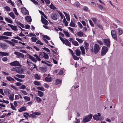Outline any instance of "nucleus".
I'll list each match as a JSON object with an SVG mask.
<instances>
[{"label": "nucleus", "mask_w": 123, "mask_h": 123, "mask_svg": "<svg viewBox=\"0 0 123 123\" xmlns=\"http://www.w3.org/2000/svg\"><path fill=\"white\" fill-rule=\"evenodd\" d=\"M34 77L36 79L39 80L40 79V76L37 74H36L34 75Z\"/></svg>", "instance_id": "34"}, {"label": "nucleus", "mask_w": 123, "mask_h": 123, "mask_svg": "<svg viewBox=\"0 0 123 123\" xmlns=\"http://www.w3.org/2000/svg\"><path fill=\"white\" fill-rule=\"evenodd\" d=\"M45 53L44 52H41L40 53L39 56H40L42 57H43V56L45 54Z\"/></svg>", "instance_id": "59"}, {"label": "nucleus", "mask_w": 123, "mask_h": 123, "mask_svg": "<svg viewBox=\"0 0 123 123\" xmlns=\"http://www.w3.org/2000/svg\"><path fill=\"white\" fill-rule=\"evenodd\" d=\"M38 95L40 97H43L44 95L43 92L38 91H37Z\"/></svg>", "instance_id": "20"}, {"label": "nucleus", "mask_w": 123, "mask_h": 123, "mask_svg": "<svg viewBox=\"0 0 123 123\" xmlns=\"http://www.w3.org/2000/svg\"><path fill=\"white\" fill-rule=\"evenodd\" d=\"M0 47L3 49H5L7 48L6 45L2 43H0Z\"/></svg>", "instance_id": "14"}, {"label": "nucleus", "mask_w": 123, "mask_h": 123, "mask_svg": "<svg viewBox=\"0 0 123 123\" xmlns=\"http://www.w3.org/2000/svg\"><path fill=\"white\" fill-rule=\"evenodd\" d=\"M24 98L27 101H30V98L29 97H27L26 96L24 97Z\"/></svg>", "instance_id": "52"}, {"label": "nucleus", "mask_w": 123, "mask_h": 123, "mask_svg": "<svg viewBox=\"0 0 123 123\" xmlns=\"http://www.w3.org/2000/svg\"><path fill=\"white\" fill-rule=\"evenodd\" d=\"M14 53L18 56V57L19 58H24V55L20 53L15 51L14 52Z\"/></svg>", "instance_id": "8"}, {"label": "nucleus", "mask_w": 123, "mask_h": 123, "mask_svg": "<svg viewBox=\"0 0 123 123\" xmlns=\"http://www.w3.org/2000/svg\"><path fill=\"white\" fill-rule=\"evenodd\" d=\"M72 56L74 60H78L79 59V57L75 56V55H74Z\"/></svg>", "instance_id": "54"}, {"label": "nucleus", "mask_w": 123, "mask_h": 123, "mask_svg": "<svg viewBox=\"0 0 123 123\" xmlns=\"http://www.w3.org/2000/svg\"><path fill=\"white\" fill-rule=\"evenodd\" d=\"M32 41L33 42H35L37 40L36 37H32L31 38Z\"/></svg>", "instance_id": "48"}, {"label": "nucleus", "mask_w": 123, "mask_h": 123, "mask_svg": "<svg viewBox=\"0 0 123 123\" xmlns=\"http://www.w3.org/2000/svg\"><path fill=\"white\" fill-rule=\"evenodd\" d=\"M12 32H4L3 35L7 36H12Z\"/></svg>", "instance_id": "15"}, {"label": "nucleus", "mask_w": 123, "mask_h": 123, "mask_svg": "<svg viewBox=\"0 0 123 123\" xmlns=\"http://www.w3.org/2000/svg\"><path fill=\"white\" fill-rule=\"evenodd\" d=\"M43 57L45 59H48L49 58V55L45 53Z\"/></svg>", "instance_id": "56"}, {"label": "nucleus", "mask_w": 123, "mask_h": 123, "mask_svg": "<svg viewBox=\"0 0 123 123\" xmlns=\"http://www.w3.org/2000/svg\"><path fill=\"white\" fill-rule=\"evenodd\" d=\"M66 17L67 20L69 21L70 20L69 14H66Z\"/></svg>", "instance_id": "57"}, {"label": "nucleus", "mask_w": 123, "mask_h": 123, "mask_svg": "<svg viewBox=\"0 0 123 123\" xmlns=\"http://www.w3.org/2000/svg\"><path fill=\"white\" fill-rule=\"evenodd\" d=\"M59 38L61 41L63 43H65V39H64L63 38L60 36L59 37Z\"/></svg>", "instance_id": "55"}, {"label": "nucleus", "mask_w": 123, "mask_h": 123, "mask_svg": "<svg viewBox=\"0 0 123 123\" xmlns=\"http://www.w3.org/2000/svg\"><path fill=\"white\" fill-rule=\"evenodd\" d=\"M84 47L86 50H87L89 49V44L88 43L85 42L84 43Z\"/></svg>", "instance_id": "23"}, {"label": "nucleus", "mask_w": 123, "mask_h": 123, "mask_svg": "<svg viewBox=\"0 0 123 123\" xmlns=\"http://www.w3.org/2000/svg\"><path fill=\"white\" fill-rule=\"evenodd\" d=\"M41 21L42 23L45 25H48V21L45 19L43 18V16H41Z\"/></svg>", "instance_id": "11"}, {"label": "nucleus", "mask_w": 123, "mask_h": 123, "mask_svg": "<svg viewBox=\"0 0 123 123\" xmlns=\"http://www.w3.org/2000/svg\"><path fill=\"white\" fill-rule=\"evenodd\" d=\"M14 78L15 79H16V80H17V81H18L22 82L23 81V80H22L16 77H14Z\"/></svg>", "instance_id": "61"}, {"label": "nucleus", "mask_w": 123, "mask_h": 123, "mask_svg": "<svg viewBox=\"0 0 123 123\" xmlns=\"http://www.w3.org/2000/svg\"><path fill=\"white\" fill-rule=\"evenodd\" d=\"M21 10L22 13L24 15H28L29 13L28 11L26 8L24 7L21 8Z\"/></svg>", "instance_id": "4"}, {"label": "nucleus", "mask_w": 123, "mask_h": 123, "mask_svg": "<svg viewBox=\"0 0 123 123\" xmlns=\"http://www.w3.org/2000/svg\"><path fill=\"white\" fill-rule=\"evenodd\" d=\"M72 43L75 46H77L79 45L78 42L75 41L74 40V41H72Z\"/></svg>", "instance_id": "33"}, {"label": "nucleus", "mask_w": 123, "mask_h": 123, "mask_svg": "<svg viewBox=\"0 0 123 123\" xmlns=\"http://www.w3.org/2000/svg\"><path fill=\"white\" fill-rule=\"evenodd\" d=\"M63 33L65 34L66 36L68 37H69L70 36V34L68 33L66 31H65L64 30L63 31Z\"/></svg>", "instance_id": "44"}, {"label": "nucleus", "mask_w": 123, "mask_h": 123, "mask_svg": "<svg viewBox=\"0 0 123 123\" xmlns=\"http://www.w3.org/2000/svg\"><path fill=\"white\" fill-rule=\"evenodd\" d=\"M108 50L107 47L105 46H103L101 52V55L102 56L105 55L107 52Z\"/></svg>", "instance_id": "3"}, {"label": "nucleus", "mask_w": 123, "mask_h": 123, "mask_svg": "<svg viewBox=\"0 0 123 123\" xmlns=\"http://www.w3.org/2000/svg\"><path fill=\"white\" fill-rule=\"evenodd\" d=\"M13 11L15 13L16 15H18L16 9L15 8L13 9Z\"/></svg>", "instance_id": "50"}, {"label": "nucleus", "mask_w": 123, "mask_h": 123, "mask_svg": "<svg viewBox=\"0 0 123 123\" xmlns=\"http://www.w3.org/2000/svg\"><path fill=\"white\" fill-rule=\"evenodd\" d=\"M35 99L36 100L37 102L38 103H39L42 100L40 98L37 96L35 97Z\"/></svg>", "instance_id": "24"}, {"label": "nucleus", "mask_w": 123, "mask_h": 123, "mask_svg": "<svg viewBox=\"0 0 123 123\" xmlns=\"http://www.w3.org/2000/svg\"><path fill=\"white\" fill-rule=\"evenodd\" d=\"M4 92L6 95H8L10 93V91L7 88L4 90Z\"/></svg>", "instance_id": "19"}, {"label": "nucleus", "mask_w": 123, "mask_h": 123, "mask_svg": "<svg viewBox=\"0 0 123 123\" xmlns=\"http://www.w3.org/2000/svg\"><path fill=\"white\" fill-rule=\"evenodd\" d=\"M56 82L55 83V85L59 84L61 83L60 80L59 79H57L56 81Z\"/></svg>", "instance_id": "39"}, {"label": "nucleus", "mask_w": 123, "mask_h": 123, "mask_svg": "<svg viewBox=\"0 0 123 123\" xmlns=\"http://www.w3.org/2000/svg\"><path fill=\"white\" fill-rule=\"evenodd\" d=\"M39 69L41 71L45 72L46 71L47 68L45 67H41L39 68Z\"/></svg>", "instance_id": "16"}, {"label": "nucleus", "mask_w": 123, "mask_h": 123, "mask_svg": "<svg viewBox=\"0 0 123 123\" xmlns=\"http://www.w3.org/2000/svg\"><path fill=\"white\" fill-rule=\"evenodd\" d=\"M50 8L53 10H56V8L54 6V5L51 3L50 5H49Z\"/></svg>", "instance_id": "32"}, {"label": "nucleus", "mask_w": 123, "mask_h": 123, "mask_svg": "<svg viewBox=\"0 0 123 123\" xmlns=\"http://www.w3.org/2000/svg\"><path fill=\"white\" fill-rule=\"evenodd\" d=\"M19 87L20 89H24L26 87L25 85H22V86H20Z\"/></svg>", "instance_id": "62"}, {"label": "nucleus", "mask_w": 123, "mask_h": 123, "mask_svg": "<svg viewBox=\"0 0 123 123\" xmlns=\"http://www.w3.org/2000/svg\"><path fill=\"white\" fill-rule=\"evenodd\" d=\"M33 83L36 86H39L41 85V83L37 81H34L33 82Z\"/></svg>", "instance_id": "26"}, {"label": "nucleus", "mask_w": 123, "mask_h": 123, "mask_svg": "<svg viewBox=\"0 0 123 123\" xmlns=\"http://www.w3.org/2000/svg\"><path fill=\"white\" fill-rule=\"evenodd\" d=\"M5 9L7 11H10V8L8 6H6L4 7Z\"/></svg>", "instance_id": "58"}, {"label": "nucleus", "mask_w": 123, "mask_h": 123, "mask_svg": "<svg viewBox=\"0 0 123 123\" xmlns=\"http://www.w3.org/2000/svg\"><path fill=\"white\" fill-rule=\"evenodd\" d=\"M92 20L95 24H96L97 22V19L95 18H92Z\"/></svg>", "instance_id": "53"}, {"label": "nucleus", "mask_w": 123, "mask_h": 123, "mask_svg": "<svg viewBox=\"0 0 123 123\" xmlns=\"http://www.w3.org/2000/svg\"><path fill=\"white\" fill-rule=\"evenodd\" d=\"M118 34L119 35H121L123 33V30L120 28L118 29Z\"/></svg>", "instance_id": "41"}, {"label": "nucleus", "mask_w": 123, "mask_h": 123, "mask_svg": "<svg viewBox=\"0 0 123 123\" xmlns=\"http://www.w3.org/2000/svg\"><path fill=\"white\" fill-rule=\"evenodd\" d=\"M27 36H30V37H36V35L35 34L33 33H30L28 35H27Z\"/></svg>", "instance_id": "51"}, {"label": "nucleus", "mask_w": 123, "mask_h": 123, "mask_svg": "<svg viewBox=\"0 0 123 123\" xmlns=\"http://www.w3.org/2000/svg\"><path fill=\"white\" fill-rule=\"evenodd\" d=\"M76 55L78 56H80L81 54V52L79 49H76L75 50Z\"/></svg>", "instance_id": "18"}, {"label": "nucleus", "mask_w": 123, "mask_h": 123, "mask_svg": "<svg viewBox=\"0 0 123 123\" xmlns=\"http://www.w3.org/2000/svg\"><path fill=\"white\" fill-rule=\"evenodd\" d=\"M34 56L36 58V60L38 61H41V59H40L37 55L36 54L34 55Z\"/></svg>", "instance_id": "45"}, {"label": "nucleus", "mask_w": 123, "mask_h": 123, "mask_svg": "<svg viewBox=\"0 0 123 123\" xmlns=\"http://www.w3.org/2000/svg\"><path fill=\"white\" fill-rule=\"evenodd\" d=\"M9 37H7L2 36V40H6L8 39Z\"/></svg>", "instance_id": "60"}, {"label": "nucleus", "mask_w": 123, "mask_h": 123, "mask_svg": "<svg viewBox=\"0 0 123 123\" xmlns=\"http://www.w3.org/2000/svg\"><path fill=\"white\" fill-rule=\"evenodd\" d=\"M5 19L8 22L10 23H12V21L10 19L6 18Z\"/></svg>", "instance_id": "46"}, {"label": "nucleus", "mask_w": 123, "mask_h": 123, "mask_svg": "<svg viewBox=\"0 0 123 123\" xmlns=\"http://www.w3.org/2000/svg\"><path fill=\"white\" fill-rule=\"evenodd\" d=\"M92 114L89 115L87 116L84 117L83 119V122L84 123L88 122L92 119Z\"/></svg>", "instance_id": "2"}, {"label": "nucleus", "mask_w": 123, "mask_h": 123, "mask_svg": "<svg viewBox=\"0 0 123 123\" xmlns=\"http://www.w3.org/2000/svg\"><path fill=\"white\" fill-rule=\"evenodd\" d=\"M9 15L11 17H12L13 19L15 18L14 15L13 13L12 12H11L9 13Z\"/></svg>", "instance_id": "35"}, {"label": "nucleus", "mask_w": 123, "mask_h": 123, "mask_svg": "<svg viewBox=\"0 0 123 123\" xmlns=\"http://www.w3.org/2000/svg\"><path fill=\"white\" fill-rule=\"evenodd\" d=\"M111 34L113 38H117V35L116 34L115 31L114 30L111 31Z\"/></svg>", "instance_id": "13"}, {"label": "nucleus", "mask_w": 123, "mask_h": 123, "mask_svg": "<svg viewBox=\"0 0 123 123\" xmlns=\"http://www.w3.org/2000/svg\"><path fill=\"white\" fill-rule=\"evenodd\" d=\"M63 23L66 26H67L68 25V23L66 20L65 18L64 17V19L63 20Z\"/></svg>", "instance_id": "37"}, {"label": "nucleus", "mask_w": 123, "mask_h": 123, "mask_svg": "<svg viewBox=\"0 0 123 123\" xmlns=\"http://www.w3.org/2000/svg\"><path fill=\"white\" fill-rule=\"evenodd\" d=\"M43 37L45 38V39H47L49 40H50V38L48 36L46 35H43Z\"/></svg>", "instance_id": "49"}, {"label": "nucleus", "mask_w": 123, "mask_h": 123, "mask_svg": "<svg viewBox=\"0 0 123 123\" xmlns=\"http://www.w3.org/2000/svg\"><path fill=\"white\" fill-rule=\"evenodd\" d=\"M37 44H39L41 45H43V44L39 40H38L36 42Z\"/></svg>", "instance_id": "64"}, {"label": "nucleus", "mask_w": 123, "mask_h": 123, "mask_svg": "<svg viewBox=\"0 0 123 123\" xmlns=\"http://www.w3.org/2000/svg\"><path fill=\"white\" fill-rule=\"evenodd\" d=\"M0 55L1 56H5L6 55L8 56L9 54L6 52H0Z\"/></svg>", "instance_id": "17"}, {"label": "nucleus", "mask_w": 123, "mask_h": 123, "mask_svg": "<svg viewBox=\"0 0 123 123\" xmlns=\"http://www.w3.org/2000/svg\"><path fill=\"white\" fill-rule=\"evenodd\" d=\"M93 118L94 120L97 121L99 120V119L97 115H94L93 117Z\"/></svg>", "instance_id": "38"}, {"label": "nucleus", "mask_w": 123, "mask_h": 123, "mask_svg": "<svg viewBox=\"0 0 123 123\" xmlns=\"http://www.w3.org/2000/svg\"><path fill=\"white\" fill-rule=\"evenodd\" d=\"M8 25L13 30L15 31H17L18 30V29L16 26H14L12 25L8 24Z\"/></svg>", "instance_id": "12"}, {"label": "nucleus", "mask_w": 123, "mask_h": 123, "mask_svg": "<svg viewBox=\"0 0 123 123\" xmlns=\"http://www.w3.org/2000/svg\"><path fill=\"white\" fill-rule=\"evenodd\" d=\"M89 21L91 26L92 27H93L94 26V24L92 21L91 20H89Z\"/></svg>", "instance_id": "63"}, {"label": "nucleus", "mask_w": 123, "mask_h": 123, "mask_svg": "<svg viewBox=\"0 0 123 123\" xmlns=\"http://www.w3.org/2000/svg\"><path fill=\"white\" fill-rule=\"evenodd\" d=\"M4 41L8 43L12 46H13L14 45V43H12V42L10 41H8V40H5Z\"/></svg>", "instance_id": "40"}, {"label": "nucleus", "mask_w": 123, "mask_h": 123, "mask_svg": "<svg viewBox=\"0 0 123 123\" xmlns=\"http://www.w3.org/2000/svg\"><path fill=\"white\" fill-rule=\"evenodd\" d=\"M16 23L17 25L19 27H21L23 28H24L25 26L24 25L20 22L18 21H16Z\"/></svg>", "instance_id": "21"}, {"label": "nucleus", "mask_w": 123, "mask_h": 123, "mask_svg": "<svg viewBox=\"0 0 123 123\" xmlns=\"http://www.w3.org/2000/svg\"><path fill=\"white\" fill-rule=\"evenodd\" d=\"M75 26V24L72 21L70 24V26L71 27H74Z\"/></svg>", "instance_id": "42"}, {"label": "nucleus", "mask_w": 123, "mask_h": 123, "mask_svg": "<svg viewBox=\"0 0 123 123\" xmlns=\"http://www.w3.org/2000/svg\"><path fill=\"white\" fill-rule=\"evenodd\" d=\"M76 40L80 43H81L83 42V40L81 39L78 38H76Z\"/></svg>", "instance_id": "47"}, {"label": "nucleus", "mask_w": 123, "mask_h": 123, "mask_svg": "<svg viewBox=\"0 0 123 123\" xmlns=\"http://www.w3.org/2000/svg\"><path fill=\"white\" fill-rule=\"evenodd\" d=\"M65 44L66 45L69 46L70 47V43L68 41V40L66 39H65Z\"/></svg>", "instance_id": "31"}, {"label": "nucleus", "mask_w": 123, "mask_h": 123, "mask_svg": "<svg viewBox=\"0 0 123 123\" xmlns=\"http://www.w3.org/2000/svg\"><path fill=\"white\" fill-rule=\"evenodd\" d=\"M25 19L27 22H30L31 21V18L29 16H26L25 17Z\"/></svg>", "instance_id": "22"}, {"label": "nucleus", "mask_w": 123, "mask_h": 123, "mask_svg": "<svg viewBox=\"0 0 123 123\" xmlns=\"http://www.w3.org/2000/svg\"><path fill=\"white\" fill-rule=\"evenodd\" d=\"M76 35L78 36L81 37L84 34L82 32L80 31L77 33Z\"/></svg>", "instance_id": "25"}, {"label": "nucleus", "mask_w": 123, "mask_h": 123, "mask_svg": "<svg viewBox=\"0 0 123 123\" xmlns=\"http://www.w3.org/2000/svg\"><path fill=\"white\" fill-rule=\"evenodd\" d=\"M10 65L13 66H21V65L20 64L19 62L17 61H14L10 63Z\"/></svg>", "instance_id": "6"}, {"label": "nucleus", "mask_w": 123, "mask_h": 123, "mask_svg": "<svg viewBox=\"0 0 123 123\" xmlns=\"http://www.w3.org/2000/svg\"><path fill=\"white\" fill-rule=\"evenodd\" d=\"M29 58L34 62H36L37 61V60L35 58L31 56H30Z\"/></svg>", "instance_id": "36"}, {"label": "nucleus", "mask_w": 123, "mask_h": 123, "mask_svg": "<svg viewBox=\"0 0 123 123\" xmlns=\"http://www.w3.org/2000/svg\"><path fill=\"white\" fill-rule=\"evenodd\" d=\"M100 49V48L99 46L96 43H95L94 46L93 52L95 54L97 53Z\"/></svg>", "instance_id": "1"}, {"label": "nucleus", "mask_w": 123, "mask_h": 123, "mask_svg": "<svg viewBox=\"0 0 123 123\" xmlns=\"http://www.w3.org/2000/svg\"><path fill=\"white\" fill-rule=\"evenodd\" d=\"M104 42L107 46L109 47L110 46V41L109 39H104Z\"/></svg>", "instance_id": "7"}, {"label": "nucleus", "mask_w": 123, "mask_h": 123, "mask_svg": "<svg viewBox=\"0 0 123 123\" xmlns=\"http://www.w3.org/2000/svg\"><path fill=\"white\" fill-rule=\"evenodd\" d=\"M51 17L53 20H56L57 18V14L55 12H53L51 14Z\"/></svg>", "instance_id": "9"}, {"label": "nucleus", "mask_w": 123, "mask_h": 123, "mask_svg": "<svg viewBox=\"0 0 123 123\" xmlns=\"http://www.w3.org/2000/svg\"><path fill=\"white\" fill-rule=\"evenodd\" d=\"M17 70L16 73H19L22 74L23 72V69L20 67H17Z\"/></svg>", "instance_id": "10"}, {"label": "nucleus", "mask_w": 123, "mask_h": 123, "mask_svg": "<svg viewBox=\"0 0 123 123\" xmlns=\"http://www.w3.org/2000/svg\"><path fill=\"white\" fill-rule=\"evenodd\" d=\"M45 80L47 82H50L51 81V77H47L45 78Z\"/></svg>", "instance_id": "30"}, {"label": "nucleus", "mask_w": 123, "mask_h": 123, "mask_svg": "<svg viewBox=\"0 0 123 123\" xmlns=\"http://www.w3.org/2000/svg\"><path fill=\"white\" fill-rule=\"evenodd\" d=\"M26 110V107L25 106L22 107L20 108L18 111L21 112Z\"/></svg>", "instance_id": "27"}, {"label": "nucleus", "mask_w": 123, "mask_h": 123, "mask_svg": "<svg viewBox=\"0 0 123 123\" xmlns=\"http://www.w3.org/2000/svg\"><path fill=\"white\" fill-rule=\"evenodd\" d=\"M37 89L39 90H40L41 91H44V90L43 88V87L42 86V87H40L38 86L37 87Z\"/></svg>", "instance_id": "43"}, {"label": "nucleus", "mask_w": 123, "mask_h": 123, "mask_svg": "<svg viewBox=\"0 0 123 123\" xmlns=\"http://www.w3.org/2000/svg\"><path fill=\"white\" fill-rule=\"evenodd\" d=\"M27 63L28 64V65H30L31 66H32L31 68V71L32 70V69L35 68H36V69H37V68L36 67V65L32 63V62H30L28 61V60H27Z\"/></svg>", "instance_id": "5"}, {"label": "nucleus", "mask_w": 123, "mask_h": 123, "mask_svg": "<svg viewBox=\"0 0 123 123\" xmlns=\"http://www.w3.org/2000/svg\"><path fill=\"white\" fill-rule=\"evenodd\" d=\"M15 76L21 79L24 78L25 77V75L22 74H17Z\"/></svg>", "instance_id": "29"}, {"label": "nucleus", "mask_w": 123, "mask_h": 123, "mask_svg": "<svg viewBox=\"0 0 123 123\" xmlns=\"http://www.w3.org/2000/svg\"><path fill=\"white\" fill-rule=\"evenodd\" d=\"M80 49L81 51L82 54L83 55L85 54V49L84 47L83 46L80 47Z\"/></svg>", "instance_id": "28"}]
</instances>
